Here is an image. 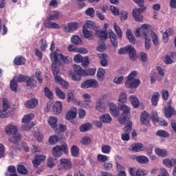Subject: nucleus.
I'll return each instance as SVG.
<instances>
[{
    "instance_id": "nucleus-1",
    "label": "nucleus",
    "mask_w": 176,
    "mask_h": 176,
    "mask_svg": "<svg viewBox=\"0 0 176 176\" xmlns=\"http://www.w3.org/2000/svg\"><path fill=\"white\" fill-rule=\"evenodd\" d=\"M149 30H151V25L148 23H144L142 25L141 28L134 32L137 38L139 36L145 37V47L147 50H149L151 48V36H149Z\"/></svg>"
},
{
    "instance_id": "nucleus-2",
    "label": "nucleus",
    "mask_w": 176,
    "mask_h": 176,
    "mask_svg": "<svg viewBox=\"0 0 176 176\" xmlns=\"http://www.w3.org/2000/svg\"><path fill=\"white\" fill-rule=\"evenodd\" d=\"M140 8L139 9L135 8L132 11L133 17L135 21L142 23L144 20V16L141 14L142 12L146 10V8L144 6V0H133Z\"/></svg>"
},
{
    "instance_id": "nucleus-3",
    "label": "nucleus",
    "mask_w": 176,
    "mask_h": 176,
    "mask_svg": "<svg viewBox=\"0 0 176 176\" xmlns=\"http://www.w3.org/2000/svg\"><path fill=\"white\" fill-rule=\"evenodd\" d=\"M6 131L8 135H12L9 141L12 144H17L21 140V136L20 133H19V131H17V127L14 125H8L6 129Z\"/></svg>"
},
{
    "instance_id": "nucleus-4",
    "label": "nucleus",
    "mask_w": 176,
    "mask_h": 176,
    "mask_svg": "<svg viewBox=\"0 0 176 176\" xmlns=\"http://www.w3.org/2000/svg\"><path fill=\"white\" fill-rule=\"evenodd\" d=\"M119 108L120 111H122V113L120 117L118 118V122H120V124H124L127 119H129V118L130 117V112L131 111V109L129 106H127L125 104H119Z\"/></svg>"
},
{
    "instance_id": "nucleus-5",
    "label": "nucleus",
    "mask_w": 176,
    "mask_h": 176,
    "mask_svg": "<svg viewBox=\"0 0 176 176\" xmlns=\"http://www.w3.org/2000/svg\"><path fill=\"white\" fill-rule=\"evenodd\" d=\"M52 153L54 157H61L63 153H68V146L67 143H63L60 146L56 145L53 147Z\"/></svg>"
},
{
    "instance_id": "nucleus-6",
    "label": "nucleus",
    "mask_w": 176,
    "mask_h": 176,
    "mask_svg": "<svg viewBox=\"0 0 176 176\" xmlns=\"http://www.w3.org/2000/svg\"><path fill=\"white\" fill-rule=\"evenodd\" d=\"M52 61H54L55 64H60V60H62L65 64H69L71 63V58L69 56H64L63 54L58 53L57 51L54 52L53 54L50 56Z\"/></svg>"
},
{
    "instance_id": "nucleus-7",
    "label": "nucleus",
    "mask_w": 176,
    "mask_h": 176,
    "mask_svg": "<svg viewBox=\"0 0 176 176\" xmlns=\"http://www.w3.org/2000/svg\"><path fill=\"white\" fill-rule=\"evenodd\" d=\"M90 87H92L93 89H96V87H98V82L97 80L89 79L81 84L82 89H89Z\"/></svg>"
},
{
    "instance_id": "nucleus-8",
    "label": "nucleus",
    "mask_w": 176,
    "mask_h": 176,
    "mask_svg": "<svg viewBox=\"0 0 176 176\" xmlns=\"http://www.w3.org/2000/svg\"><path fill=\"white\" fill-rule=\"evenodd\" d=\"M60 165L58 166V170H70L72 168V163L68 159H60Z\"/></svg>"
},
{
    "instance_id": "nucleus-9",
    "label": "nucleus",
    "mask_w": 176,
    "mask_h": 176,
    "mask_svg": "<svg viewBox=\"0 0 176 176\" xmlns=\"http://www.w3.org/2000/svg\"><path fill=\"white\" fill-rule=\"evenodd\" d=\"M107 97V95H104L102 96L99 100H97L96 107L97 111H99V112H105L106 107L105 103L104 102V99Z\"/></svg>"
},
{
    "instance_id": "nucleus-10",
    "label": "nucleus",
    "mask_w": 176,
    "mask_h": 176,
    "mask_svg": "<svg viewBox=\"0 0 176 176\" xmlns=\"http://www.w3.org/2000/svg\"><path fill=\"white\" fill-rule=\"evenodd\" d=\"M141 80L140 79L129 80L125 82V86L127 89H137L140 86Z\"/></svg>"
},
{
    "instance_id": "nucleus-11",
    "label": "nucleus",
    "mask_w": 176,
    "mask_h": 176,
    "mask_svg": "<svg viewBox=\"0 0 176 176\" xmlns=\"http://www.w3.org/2000/svg\"><path fill=\"white\" fill-rule=\"evenodd\" d=\"M79 28V23L78 22L69 23L64 28L65 32H74Z\"/></svg>"
},
{
    "instance_id": "nucleus-12",
    "label": "nucleus",
    "mask_w": 176,
    "mask_h": 176,
    "mask_svg": "<svg viewBox=\"0 0 176 176\" xmlns=\"http://www.w3.org/2000/svg\"><path fill=\"white\" fill-rule=\"evenodd\" d=\"M129 151L132 152H142V151H145V147L142 143H133L130 145Z\"/></svg>"
},
{
    "instance_id": "nucleus-13",
    "label": "nucleus",
    "mask_w": 176,
    "mask_h": 176,
    "mask_svg": "<svg viewBox=\"0 0 176 176\" xmlns=\"http://www.w3.org/2000/svg\"><path fill=\"white\" fill-rule=\"evenodd\" d=\"M176 60V52H170L166 54L164 60L165 64L170 65L173 63H175Z\"/></svg>"
},
{
    "instance_id": "nucleus-14",
    "label": "nucleus",
    "mask_w": 176,
    "mask_h": 176,
    "mask_svg": "<svg viewBox=\"0 0 176 176\" xmlns=\"http://www.w3.org/2000/svg\"><path fill=\"white\" fill-rule=\"evenodd\" d=\"M52 20L46 19L44 21V26L46 28H52L53 30H57L60 28V25L56 22H52Z\"/></svg>"
},
{
    "instance_id": "nucleus-15",
    "label": "nucleus",
    "mask_w": 176,
    "mask_h": 176,
    "mask_svg": "<svg viewBox=\"0 0 176 176\" xmlns=\"http://www.w3.org/2000/svg\"><path fill=\"white\" fill-rule=\"evenodd\" d=\"M176 115V110L173 106H168L164 109V116L166 118H171Z\"/></svg>"
},
{
    "instance_id": "nucleus-16",
    "label": "nucleus",
    "mask_w": 176,
    "mask_h": 176,
    "mask_svg": "<svg viewBox=\"0 0 176 176\" xmlns=\"http://www.w3.org/2000/svg\"><path fill=\"white\" fill-rule=\"evenodd\" d=\"M88 28L93 30L96 32L98 28V26H97L96 23H94L93 21H87L83 25V29L88 30Z\"/></svg>"
},
{
    "instance_id": "nucleus-17",
    "label": "nucleus",
    "mask_w": 176,
    "mask_h": 176,
    "mask_svg": "<svg viewBox=\"0 0 176 176\" xmlns=\"http://www.w3.org/2000/svg\"><path fill=\"white\" fill-rule=\"evenodd\" d=\"M46 160V156L43 155H36L34 160L32 161V163L34 166V167H38L42 162L45 161Z\"/></svg>"
},
{
    "instance_id": "nucleus-18",
    "label": "nucleus",
    "mask_w": 176,
    "mask_h": 176,
    "mask_svg": "<svg viewBox=\"0 0 176 176\" xmlns=\"http://www.w3.org/2000/svg\"><path fill=\"white\" fill-rule=\"evenodd\" d=\"M37 105H38V100L35 98H32L28 100L25 104V107L26 108H28L29 109H32L35 108V107H36Z\"/></svg>"
},
{
    "instance_id": "nucleus-19",
    "label": "nucleus",
    "mask_w": 176,
    "mask_h": 176,
    "mask_svg": "<svg viewBox=\"0 0 176 176\" xmlns=\"http://www.w3.org/2000/svg\"><path fill=\"white\" fill-rule=\"evenodd\" d=\"M76 113H78V111L75 108L69 111L66 115V120H69V122H72V120L76 118Z\"/></svg>"
},
{
    "instance_id": "nucleus-20",
    "label": "nucleus",
    "mask_w": 176,
    "mask_h": 176,
    "mask_svg": "<svg viewBox=\"0 0 176 176\" xmlns=\"http://www.w3.org/2000/svg\"><path fill=\"white\" fill-rule=\"evenodd\" d=\"M110 112L112 116H114V118H118V116L120 115L118 106L112 103L110 104Z\"/></svg>"
},
{
    "instance_id": "nucleus-21",
    "label": "nucleus",
    "mask_w": 176,
    "mask_h": 176,
    "mask_svg": "<svg viewBox=\"0 0 176 176\" xmlns=\"http://www.w3.org/2000/svg\"><path fill=\"white\" fill-rule=\"evenodd\" d=\"M108 34H109L110 41L113 46L118 47V38L116 37V34L112 30H109Z\"/></svg>"
},
{
    "instance_id": "nucleus-22",
    "label": "nucleus",
    "mask_w": 176,
    "mask_h": 176,
    "mask_svg": "<svg viewBox=\"0 0 176 176\" xmlns=\"http://www.w3.org/2000/svg\"><path fill=\"white\" fill-rule=\"evenodd\" d=\"M162 163L163 164H164V166L170 168V167H173V166H175V164H176V159L172 158L170 160V159L166 158L162 161Z\"/></svg>"
},
{
    "instance_id": "nucleus-23",
    "label": "nucleus",
    "mask_w": 176,
    "mask_h": 176,
    "mask_svg": "<svg viewBox=\"0 0 176 176\" xmlns=\"http://www.w3.org/2000/svg\"><path fill=\"white\" fill-rule=\"evenodd\" d=\"M149 114L146 111H143L142 113V117L140 118V120L142 123V124H144L146 126V124H149Z\"/></svg>"
},
{
    "instance_id": "nucleus-24",
    "label": "nucleus",
    "mask_w": 176,
    "mask_h": 176,
    "mask_svg": "<svg viewBox=\"0 0 176 176\" xmlns=\"http://www.w3.org/2000/svg\"><path fill=\"white\" fill-rule=\"evenodd\" d=\"M148 32H149V35L150 34L151 35L153 45H155V46H157V45H159V38H157L156 33H155L153 31H152L151 26H150V29Z\"/></svg>"
},
{
    "instance_id": "nucleus-25",
    "label": "nucleus",
    "mask_w": 176,
    "mask_h": 176,
    "mask_svg": "<svg viewBox=\"0 0 176 176\" xmlns=\"http://www.w3.org/2000/svg\"><path fill=\"white\" fill-rule=\"evenodd\" d=\"M174 32L173 28L167 29L163 34V39L165 43L168 42V36H171Z\"/></svg>"
},
{
    "instance_id": "nucleus-26",
    "label": "nucleus",
    "mask_w": 176,
    "mask_h": 176,
    "mask_svg": "<svg viewBox=\"0 0 176 176\" xmlns=\"http://www.w3.org/2000/svg\"><path fill=\"white\" fill-rule=\"evenodd\" d=\"M105 69L103 68H99L97 72L96 76L99 82H102L105 79Z\"/></svg>"
},
{
    "instance_id": "nucleus-27",
    "label": "nucleus",
    "mask_w": 176,
    "mask_h": 176,
    "mask_svg": "<svg viewBox=\"0 0 176 176\" xmlns=\"http://www.w3.org/2000/svg\"><path fill=\"white\" fill-rule=\"evenodd\" d=\"M159 98H160V94H159V92H154L151 97V104L153 107H156L157 105Z\"/></svg>"
},
{
    "instance_id": "nucleus-28",
    "label": "nucleus",
    "mask_w": 176,
    "mask_h": 176,
    "mask_svg": "<svg viewBox=\"0 0 176 176\" xmlns=\"http://www.w3.org/2000/svg\"><path fill=\"white\" fill-rule=\"evenodd\" d=\"M53 109L56 115H58V113H60L61 111H63V103L58 101L56 102Z\"/></svg>"
},
{
    "instance_id": "nucleus-29",
    "label": "nucleus",
    "mask_w": 176,
    "mask_h": 176,
    "mask_svg": "<svg viewBox=\"0 0 176 176\" xmlns=\"http://www.w3.org/2000/svg\"><path fill=\"white\" fill-rule=\"evenodd\" d=\"M155 152L157 156H160V157H166L168 156V152L166 151V149L156 148Z\"/></svg>"
},
{
    "instance_id": "nucleus-30",
    "label": "nucleus",
    "mask_w": 176,
    "mask_h": 176,
    "mask_svg": "<svg viewBox=\"0 0 176 176\" xmlns=\"http://www.w3.org/2000/svg\"><path fill=\"white\" fill-rule=\"evenodd\" d=\"M94 34L95 35H96V36H98V38H100L102 41H103V39H107V32H105L104 31L100 30L98 28L97 30H96Z\"/></svg>"
},
{
    "instance_id": "nucleus-31",
    "label": "nucleus",
    "mask_w": 176,
    "mask_h": 176,
    "mask_svg": "<svg viewBox=\"0 0 176 176\" xmlns=\"http://www.w3.org/2000/svg\"><path fill=\"white\" fill-rule=\"evenodd\" d=\"M118 102H121L122 104L127 102V94L125 91H122L118 97Z\"/></svg>"
},
{
    "instance_id": "nucleus-32",
    "label": "nucleus",
    "mask_w": 176,
    "mask_h": 176,
    "mask_svg": "<svg viewBox=\"0 0 176 176\" xmlns=\"http://www.w3.org/2000/svg\"><path fill=\"white\" fill-rule=\"evenodd\" d=\"M35 116L33 113H30L25 116L22 119V123L32 124L31 120L34 119Z\"/></svg>"
},
{
    "instance_id": "nucleus-33",
    "label": "nucleus",
    "mask_w": 176,
    "mask_h": 176,
    "mask_svg": "<svg viewBox=\"0 0 176 176\" xmlns=\"http://www.w3.org/2000/svg\"><path fill=\"white\" fill-rule=\"evenodd\" d=\"M126 35L130 43L134 45V43H135V38H134V36H133V33L131 32V30L130 29L126 30Z\"/></svg>"
},
{
    "instance_id": "nucleus-34",
    "label": "nucleus",
    "mask_w": 176,
    "mask_h": 176,
    "mask_svg": "<svg viewBox=\"0 0 176 176\" xmlns=\"http://www.w3.org/2000/svg\"><path fill=\"white\" fill-rule=\"evenodd\" d=\"M60 16V12L58 11L54 10L50 14L49 16L47 18V20H57Z\"/></svg>"
},
{
    "instance_id": "nucleus-35",
    "label": "nucleus",
    "mask_w": 176,
    "mask_h": 176,
    "mask_svg": "<svg viewBox=\"0 0 176 176\" xmlns=\"http://www.w3.org/2000/svg\"><path fill=\"white\" fill-rule=\"evenodd\" d=\"M135 160L141 164H145L146 163H148V162H149V158L144 155H140L135 157Z\"/></svg>"
},
{
    "instance_id": "nucleus-36",
    "label": "nucleus",
    "mask_w": 176,
    "mask_h": 176,
    "mask_svg": "<svg viewBox=\"0 0 176 176\" xmlns=\"http://www.w3.org/2000/svg\"><path fill=\"white\" fill-rule=\"evenodd\" d=\"M100 65L102 67H107L108 65V60L107 59V54H102L99 56Z\"/></svg>"
},
{
    "instance_id": "nucleus-37",
    "label": "nucleus",
    "mask_w": 176,
    "mask_h": 176,
    "mask_svg": "<svg viewBox=\"0 0 176 176\" xmlns=\"http://www.w3.org/2000/svg\"><path fill=\"white\" fill-rule=\"evenodd\" d=\"M100 120L102 122V123H111L112 118L109 114H104L100 118Z\"/></svg>"
},
{
    "instance_id": "nucleus-38",
    "label": "nucleus",
    "mask_w": 176,
    "mask_h": 176,
    "mask_svg": "<svg viewBox=\"0 0 176 176\" xmlns=\"http://www.w3.org/2000/svg\"><path fill=\"white\" fill-rule=\"evenodd\" d=\"M14 64H15V65H24V64H25V58L23 56L16 57L14 60Z\"/></svg>"
},
{
    "instance_id": "nucleus-39",
    "label": "nucleus",
    "mask_w": 176,
    "mask_h": 176,
    "mask_svg": "<svg viewBox=\"0 0 176 176\" xmlns=\"http://www.w3.org/2000/svg\"><path fill=\"white\" fill-rule=\"evenodd\" d=\"M48 123L52 129H56L57 127V118L50 117L48 120Z\"/></svg>"
},
{
    "instance_id": "nucleus-40",
    "label": "nucleus",
    "mask_w": 176,
    "mask_h": 176,
    "mask_svg": "<svg viewBox=\"0 0 176 176\" xmlns=\"http://www.w3.org/2000/svg\"><path fill=\"white\" fill-rule=\"evenodd\" d=\"M71 41L74 45H82V38L79 36H72L71 38Z\"/></svg>"
},
{
    "instance_id": "nucleus-41",
    "label": "nucleus",
    "mask_w": 176,
    "mask_h": 176,
    "mask_svg": "<svg viewBox=\"0 0 176 176\" xmlns=\"http://www.w3.org/2000/svg\"><path fill=\"white\" fill-rule=\"evenodd\" d=\"M73 68L76 74H78V75H82V76H85V70L82 69L80 66L78 65H74Z\"/></svg>"
},
{
    "instance_id": "nucleus-42",
    "label": "nucleus",
    "mask_w": 176,
    "mask_h": 176,
    "mask_svg": "<svg viewBox=\"0 0 176 176\" xmlns=\"http://www.w3.org/2000/svg\"><path fill=\"white\" fill-rule=\"evenodd\" d=\"M91 129V124L90 122H87L86 124H82L80 126V131L81 133H85V131H89V130Z\"/></svg>"
},
{
    "instance_id": "nucleus-43",
    "label": "nucleus",
    "mask_w": 176,
    "mask_h": 176,
    "mask_svg": "<svg viewBox=\"0 0 176 176\" xmlns=\"http://www.w3.org/2000/svg\"><path fill=\"white\" fill-rule=\"evenodd\" d=\"M61 140V137L57 135H52L49 138V142L51 145H55L58 141Z\"/></svg>"
},
{
    "instance_id": "nucleus-44",
    "label": "nucleus",
    "mask_w": 176,
    "mask_h": 176,
    "mask_svg": "<svg viewBox=\"0 0 176 176\" xmlns=\"http://www.w3.org/2000/svg\"><path fill=\"white\" fill-rule=\"evenodd\" d=\"M75 94H74V91L69 90L67 91V102H72L76 101Z\"/></svg>"
},
{
    "instance_id": "nucleus-45",
    "label": "nucleus",
    "mask_w": 176,
    "mask_h": 176,
    "mask_svg": "<svg viewBox=\"0 0 176 176\" xmlns=\"http://www.w3.org/2000/svg\"><path fill=\"white\" fill-rule=\"evenodd\" d=\"M155 134L157 137H162L163 138H167V137L170 136V133L164 130H159Z\"/></svg>"
},
{
    "instance_id": "nucleus-46",
    "label": "nucleus",
    "mask_w": 176,
    "mask_h": 176,
    "mask_svg": "<svg viewBox=\"0 0 176 176\" xmlns=\"http://www.w3.org/2000/svg\"><path fill=\"white\" fill-rule=\"evenodd\" d=\"M69 75L72 78V80L76 82H79V80H80V76H82V75L78 74L77 73L75 74L72 72H69Z\"/></svg>"
},
{
    "instance_id": "nucleus-47",
    "label": "nucleus",
    "mask_w": 176,
    "mask_h": 176,
    "mask_svg": "<svg viewBox=\"0 0 176 176\" xmlns=\"http://www.w3.org/2000/svg\"><path fill=\"white\" fill-rule=\"evenodd\" d=\"M82 32L86 39H89V40L93 39V36H94V35H93V32L87 30V29H83Z\"/></svg>"
},
{
    "instance_id": "nucleus-48",
    "label": "nucleus",
    "mask_w": 176,
    "mask_h": 176,
    "mask_svg": "<svg viewBox=\"0 0 176 176\" xmlns=\"http://www.w3.org/2000/svg\"><path fill=\"white\" fill-rule=\"evenodd\" d=\"M130 100L131 101V104L134 108H137L140 105V101L138 100V98L135 97V96H131Z\"/></svg>"
},
{
    "instance_id": "nucleus-49",
    "label": "nucleus",
    "mask_w": 176,
    "mask_h": 176,
    "mask_svg": "<svg viewBox=\"0 0 176 176\" xmlns=\"http://www.w3.org/2000/svg\"><path fill=\"white\" fill-rule=\"evenodd\" d=\"M55 93L59 98H61V100H65V94L58 87L55 88Z\"/></svg>"
},
{
    "instance_id": "nucleus-50",
    "label": "nucleus",
    "mask_w": 176,
    "mask_h": 176,
    "mask_svg": "<svg viewBox=\"0 0 176 176\" xmlns=\"http://www.w3.org/2000/svg\"><path fill=\"white\" fill-rule=\"evenodd\" d=\"M2 102L3 111H6L8 112V111L10 110V104H9V102L8 101L7 98H3Z\"/></svg>"
},
{
    "instance_id": "nucleus-51",
    "label": "nucleus",
    "mask_w": 176,
    "mask_h": 176,
    "mask_svg": "<svg viewBox=\"0 0 176 176\" xmlns=\"http://www.w3.org/2000/svg\"><path fill=\"white\" fill-rule=\"evenodd\" d=\"M16 78H13L10 82V90L12 91H17V81Z\"/></svg>"
},
{
    "instance_id": "nucleus-52",
    "label": "nucleus",
    "mask_w": 176,
    "mask_h": 176,
    "mask_svg": "<svg viewBox=\"0 0 176 176\" xmlns=\"http://www.w3.org/2000/svg\"><path fill=\"white\" fill-rule=\"evenodd\" d=\"M17 171L19 173V174H22L23 175H25V174L28 173V170L25 166H24V165H19L17 166Z\"/></svg>"
},
{
    "instance_id": "nucleus-53",
    "label": "nucleus",
    "mask_w": 176,
    "mask_h": 176,
    "mask_svg": "<svg viewBox=\"0 0 176 176\" xmlns=\"http://www.w3.org/2000/svg\"><path fill=\"white\" fill-rule=\"evenodd\" d=\"M71 153L74 157H76L79 155V148H78V146L74 145L72 146Z\"/></svg>"
},
{
    "instance_id": "nucleus-54",
    "label": "nucleus",
    "mask_w": 176,
    "mask_h": 176,
    "mask_svg": "<svg viewBox=\"0 0 176 176\" xmlns=\"http://www.w3.org/2000/svg\"><path fill=\"white\" fill-rule=\"evenodd\" d=\"M26 82L28 87H30V89H34L36 86V81L34 78H29Z\"/></svg>"
},
{
    "instance_id": "nucleus-55",
    "label": "nucleus",
    "mask_w": 176,
    "mask_h": 176,
    "mask_svg": "<svg viewBox=\"0 0 176 176\" xmlns=\"http://www.w3.org/2000/svg\"><path fill=\"white\" fill-rule=\"evenodd\" d=\"M44 93L45 94V97L48 98L49 100H53V92L50 91L49 87H45Z\"/></svg>"
},
{
    "instance_id": "nucleus-56",
    "label": "nucleus",
    "mask_w": 176,
    "mask_h": 176,
    "mask_svg": "<svg viewBox=\"0 0 176 176\" xmlns=\"http://www.w3.org/2000/svg\"><path fill=\"white\" fill-rule=\"evenodd\" d=\"M132 129H133V123L129 121L128 122V124L123 129V130L125 133L130 134Z\"/></svg>"
},
{
    "instance_id": "nucleus-57",
    "label": "nucleus",
    "mask_w": 176,
    "mask_h": 176,
    "mask_svg": "<svg viewBox=\"0 0 176 176\" xmlns=\"http://www.w3.org/2000/svg\"><path fill=\"white\" fill-rule=\"evenodd\" d=\"M14 78H16L17 82H27L28 79H30V77L24 75H19L17 77Z\"/></svg>"
},
{
    "instance_id": "nucleus-58",
    "label": "nucleus",
    "mask_w": 176,
    "mask_h": 176,
    "mask_svg": "<svg viewBox=\"0 0 176 176\" xmlns=\"http://www.w3.org/2000/svg\"><path fill=\"white\" fill-rule=\"evenodd\" d=\"M157 71L158 72V74L160 75V78H158V80H162V79H163L164 76V72H166V70H164V69L162 68L160 66L157 67Z\"/></svg>"
},
{
    "instance_id": "nucleus-59",
    "label": "nucleus",
    "mask_w": 176,
    "mask_h": 176,
    "mask_svg": "<svg viewBox=\"0 0 176 176\" xmlns=\"http://www.w3.org/2000/svg\"><path fill=\"white\" fill-rule=\"evenodd\" d=\"M114 30L117 34L118 38L119 39H122V30H120V28L118 26V23H114Z\"/></svg>"
},
{
    "instance_id": "nucleus-60",
    "label": "nucleus",
    "mask_w": 176,
    "mask_h": 176,
    "mask_svg": "<svg viewBox=\"0 0 176 176\" xmlns=\"http://www.w3.org/2000/svg\"><path fill=\"white\" fill-rule=\"evenodd\" d=\"M106 49L107 45H105L104 42H100L97 47V51L100 52H105Z\"/></svg>"
},
{
    "instance_id": "nucleus-61",
    "label": "nucleus",
    "mask_w": 176,
    "mask_h": 176,
    "mask_svg": "<svg viewBox=\"0 0 176 176\" xmlns=\"http://www.w3.org/2000/svg\"><path fill=\"white\" fill-rule=\"evenodd\" d=\"M56 159L52 157H50L48 158V162H47V166L50 168H53V167H54V166H56Z\"/></svg>"
},
{
    "instance_id": "nucleus-62",
    "label": "nucleus",
    "mask_w": 176,
    "mask_h": 176,
    "mask_svg": "<svg viewBox=\"0 0 176 176\" xmlns=\"http://www.w3.org/2000/svg\"><path fill=\"white\" fill-rule=\"evenodd\" d=\"M96 68L88 69L87 71L85 70L84 76H93V75L96 74Z\"/></svg>"
},
{
    "instance_id": "nucleus-63",
    "label": "nucleus",
    "mask_w": 176,
    "mask_h": 176,
    "mask_svg": "<svg viewBox=\"0 0 176 176\" xmlns=\"http://www.w3.org/2000/svg\"><path fill=\"white\" fill-rule=\"evenodd\" d=\"M56 62L54 60L52 61V73L54 74V75H57L58 74V72H60V69L58 68V67L56 66Z\"/></svg>"
},
{
    "instance_id": "nucleus-64",
    "label": "nucleus",
    "mask_w": 176,
    "mask_h": 176,
    "mask_svg": "<svg viewBox=\"0 0 176 176\" xmlns=\"http://www.w3.org/2000/svg\"><path fill=\"white\" fill-rule=\"evenodd\" d=\"M96 11H94V8H89L86 11L85 14L87 16H89V17H94V13Z\"/></svg>"
}]
</instances>
